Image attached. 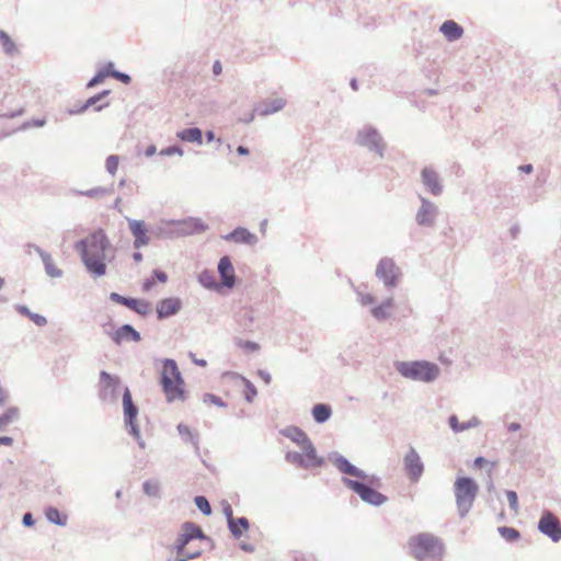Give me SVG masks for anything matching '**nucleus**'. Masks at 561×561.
Listing matches in <instances>:
<instances>
[{
	"instance_id": "c85d7f7f",
	"label": "nucleus",
	"mask_w": 561,
	"mask_h": 561,
	"mask_svg": "<svg viewBox=\"0 0 561 561\" xmlns=\"http://www.w3.org/2000/svg\"><path fill=\"white\" fill-rule=\"evenodd\" d=\"M394 307V299L393 297H388L383 301H381L379 305L374 306L370 309V314L373 318L379 322L386 321L391 317V310Z\"/></svg>"
},
{
	"instance_id": "0eeeda50",
	"label": "nucleus",
	"mask_w": 561,
	"mask_h": 561,
	"mask_svg": "<svg viewBox=\"0 0 561 561\" xmlns=\"http://www.w3.org/2000/svg\"><path fill=\"white\" fill-rule=\"evenodd\" d=\"M328 459L334 465V467L344 474L363 479L366 484L373 486L380 485V478L376 476H368L364 470L357 468L351 463L343 455L333 451L330 453Z\"/></svg>"
},
{
	"instance_id": "f704fd0d",
	"label": "nucleus",
	"mask_w": 561,
	"mask_h": 561,
	"mask_svg": "<svg viewBox=\"0 0 561 561\" xmlns=\"http://www.w3.org/2000/svg\"><path fill=\"white\" fill-rule=\"evenodd\" d=\"M46 519L57 526H66L68 517L66 514H61L55 506H48L45 508Z\"/></svg>"
},
{
	"instance_id": "9d476101",
	"label": "nucleus",
	"mask_w": 561,
	"mask_h": 561,
	"mask_svg": "<svg viewBox=\"0 0 561 561\" xmlns=\"http://www.w3.org/2000/svg\"><path fill=\"white\" fill-rule=\"evenodd\" d=\"M123 409H124V421L125 425L130 435L135 437L140 448H145V440L141 438L139 426L136 423L138 415V408L133 402L131 393L128 387L124 388L123 393Z\"/></svg>"
},
{
	"instance_id": "ea45409f",
	"label": "nucleus",
	"mask_w": 561,
	"mask_h": 561,
	"mask_svg": "<svg viewBox=\"0 0 561 561\" xmlns=\"http://www.w3.org/2000/svg\"><path fill=\"white\" fill-rule=\"evenodd\" d=\"M497 531L507 542H514L520 538V533L513 527L501 526Z\"/></svg>"
},
{
	"instance_id": "aec40b11",
	"label": "nucleus",
	"mask_w": 561,
	"mask_h": 561,
	"mask_svg": "<svg viewBox=\"0 0 561 561\" xmlns=\"http://www.w3.org/2000/svg\"><path fill=\"white\" fill-rule=\"evenodd\" d=\"M421 180L426 190L434 196H439L443 193V185L439 180L438 173L430 168L425 167L421 171Z\"/></svg>"
},
{
	"instance_id": "0e129e2a",
	"label": "nucleus",
	"mask_w": 561,
	"mask_h": 561,
	"mask_svg": "<svg viewBox=\"0 0 561 561\" xmlns=\"http://www.w3.org/2000/svg\"><path fill=\"white\" fill-rule=\"evenodd\" d=\"M137 298L126 297L124 306L134 311L137 306Z\"/></svg>"
},
{
	"instance_id": "5fc2aeb1",
	"label": "nucleus",
	"mask_w": 561,
	"mask_h": 561,
	"mask_svg": "<svg viewBox=\"0 0 561 561\" xmlns=\"http://www.w3.org/2000/svg\"><path fill=\"white\" fill-rule=\"evenodd\" d=\"M222 513L226 516L227 525L231 524L236 517H233V510L232 506L228 502H222Z\"/></svg>"
},
{
	"instance_id": "3c124183",
	"label": "nucleus",
	"mask_w": 561,
	"mask_h": 561,
	"mask_svg": "<svg viewBox=\"0 0 561 561\" xmlns=\"http://www.w3.org/2000/svg\"><path fill=\"white\" fill-rule=\"evenodd\" d=\"M111 77L115 78L116 80L121 81L124 84H129L131 82V77L128 73L118 71V70H112Z\"/></svg>"
},
{
	"instance_id": "79ce46f5",
	"label": "nucleus",
	"mask_w": 561,
	"mask_h": 561,
	"mask_svg": "<svg viewBox=\"0 0 561 561\" xmlns=\"http://www.w3.org/2000/svg\"><path fill=\"white\" fill-rule=\"evenodd\" d=\"M19 409L15 407L9 408L2 415H0V427L7 426L18 420Z\"/></svg>"
},
{
	"instance_id": "8fccbe9b",
	"label": "nucleus",
	"mask_w": 561,
	"mask_h": 561,
	"mask_svg": "<svg viewBox=\"0 0 561 561\" xmlns=\"http://www.w3.org/2000/svg\"><path fill=\"white\" fill-rule=\"evenodd\" d=\"M203 401L206 403V402H210L217 407H220V408H226L227 407V403L225 401H222V399L216 394H213V393H205L204 397H203Z\"/></svg>"
},
{
	"instance_id": "a878e982",
	"label": "nucleus",
	"mask_w": 561,
	"mask_h": 561,
	"mask_svg": "<svg viewBox=\"0 0 561 561\" xmlns=\"http://www.w3.org/2000/svg\"><path fill=\"white\" fill-rule=\"evenodd\" d=\"M113 342L117 345L124 341L139 342L140 333L131 324H123L112 335Z\"/></svg>"
},
{
	"instance_id": "412c9836",
	"label": "nucleus",
	"mask_w": 561,
	"mask_h": 561,
	"mask_svg": "<svg viewBox=\"0 0 561 561\" xmlns=\"http://www.w3.org/2000/svg\"><path fill=\"white\" fill-rule=\"evenodd\" d=\"M181 308H182V301L180 298H178V297L164 298L157 304V308H156L157 318L159 320H164L169 317L176 314L181 310Z\"/></svg>"
},
{
	"instance_id": "4d7b16f0",
	"label": "nucleus",
	"mask_w": 561,
	"mask_h": 561,
	"mask_svg": "<svg viewBox=\"0 0 561 561\" xmlns=\"http://www.w3.org/2000/svg\"><path fill=\"white\" fill-rule=\"evenodd\" d=\"M30 320H32L37 327H45L47 324V319L35 312H32Z\"/></svg>"
},
{
	"instance_id": "338daca9",
	"label": "nucleus",
	"mask_w": 561,
	"mask_h": 561,
	"mask_svg": "<svg viewBox=\"0 0 561 561\" xmlns=\"http://www.w3.org/2000/svg\"><path fill=\"white\" fill-rule=\"evenodd\" d=\"M154 285V279L153 278H147L144 284H142V289L145 291H148L150 290Z\"/></svg>"
},
{
	"instance_id": "5701e85b",
	"label": "nucleus",
	"mask_w": 561,
	"mask_h": 561,
	"mask_svg": "<svg viewBox=\"0 0 561 561\" xmlns=\"http://www.w3.org/2000/svg\"><path fill=\"white\" fill-rule=\"evenodd\" d=\"M128 221V228L134 236V248L140 249L142 247H146L149 244V237L147 236V228L142 220H136L127 218Z\"/></svg>"
},
{
	"instance_id": "7c9ffc66",
	"label": "nucleus",
	"mask_w": 561,
	"mask_h": 561,
	"mask_svg": "<svg viewBox=\"0 0 561 561\" xmlns=\"http://www.w3.org/2000/svg\"><path fill=\"white\" fill-rule=\"evenodd\" d=\"M439 31L444 34V36L449 41L454 42L460 38L463 34L462 27L453 20L445 21Z\"/></svg>"
},
{
	"instance_id": "7ed1b4c3",
	"label": "nucleus",
	"mask_w": 561,
	"mask_h": 561,
	"mask_svg": "<svg viewBox=\"0 0 561 561\" xmlns=\"http://www.w3.org/2000/svg\"><path fill=\"white\" fill-rule=\"evenodd\" d=\"M394 367L402 377L426 383L436 380L440 373L438 365L427 360L397 362Z\"/></svg>"
},
{
	"instance_id": "cd10ccee",
	"label": "nucleus",
	"mask_w": 561,
	"mask_h": 561,
	"mask_svg": "<svg viewBox=\"0 0 561 561\" xmlns=\"http://www.w3.org/2000/svg\"><path fill=\"white\" fill-rule=\"evenodd\" d=\"M175 219L160 220L159 224L153 228L152 233L160 239H174L180 238L178 236V229L174 227Z\"/></svg>"
},
{
	"instance_id": "09e8293b",
	"label": "nucleus",
	"mask_w": 561,
	"mask_h": 561,
	"mask_svg": "<svg viewBox=\"0 0 561 561\" xmlns=\"http://www.w3.org/2000/svg\"><path fill=\"white\" fill-rule=\"evenodd\" d=\"M150 310H151V306H150L149 301L144 300V299H138L137 306L134 311L140 316H146L150 312Z\"/></svg>"
},
{
	"instance_id": "4be33fe9",
	"label": "nucleus",
	"mask_w": 561,
	"mask_h": 561,
	"mask_svg": "<svg viewBox=\"0 0 561 561\" xmlns=\"http://www.w3.org/2000/svg\"><path fill=\"white\" fill-rule=\"evenodd\" d=\"M108 94L110 90H104L84 101L81 105H79V110H68L67 112L69 115H77L84 113L90 107H93L95 112H100L104 107L108 106V102L101 103Z\"/></svg>"
},
{
	"instance_id": "bb28decb",
	"label": "nucleus",
	"mask_w": 561,
	"mask_h": 561,
	"mask_svg": "<svg viewBox=\"0 0 561 561\" xmlns=\"http://www.w3.org/2000/svg\"><path fill=\"white\" fill-rule=\"evenodd\" d=\"M286 105L283 98L266 100L254 107V112L260 116H268L282 111Z\"/></svg>"
},
{
	"instance_id": "b1692460",
	"label": "nucleus",
	"mask_w": 561,
	"mask_h": 561,
	"mask_svg": "<svg viewBox=\"0 0 561 561\" xmlns=\"http://www.w3.org/2000/svg\"><path fill=\"white\" fill-rule=\"evenodd\" d=\"M218 274L221 279L222 286L227 288H232L236 284V275L232 262L229 256L225 255L220 257L218 262Z\"/></svg>"
},
{
	"instance_id": "6ab92c4d",
	"label": "nucleus",
	"mask_w": 561,
	"mask_h": 561,
	"mask_svg": "<svg viewBox=\"0 0 561 561\" xmlns=\"http://www.w3.org/2000/svg\"><path fill=\"white\" fill-rule=\"evenodd\" d=\"M27 249H33L42 259V262L44 264V270L47 276L51 278H60L64 275L62 270L57 267L54 263V260L50 255V253L44 251L41 247L34 244V243H27Z\"/></svg>"
},
{
	"instance_id": "e433bc0d",
	"label": "nucleus",
	"mask_w": 561,
	"mask_h": 561,
	"mask_svg": "<svg viewBox=\"0 0 561 561\" xmlns=\"http://www.w3.org/2000/svg\"><path fill=\"white\" fill-rule=\"evenodd\" d=\"M198 282L201 283L202 286H204L207 289L219 288V284L216 280L215 273L209 270H204L203 272H201V274L198 275Z\"/></svg>"
},
{
	"instance_id": "2f4dec72",
	"label": "nucleus",
	"mask_w": 561,
	"mask_h": 561,
	"mask_svg": "<svg viewBox=\"0 0 561 561\" xmlns=\"http://www.w3.org/2000/svg\"><path fill=\"white\" fill-rule=\"evenodd\" d=\"M176 137L182 141L195 142L197 145L203 144V133L198 127H190L176 133Z\"/></svg>"
},
{
	"instance_id": "f3484780",
	"label": "nucleus",
	"mask_w": 561,
	"mask_h": 561,
	"mask_svg": "<svg viewBox=\"0 0 561 561\" xmlns=\"http://www.w3.org/2000/svg\"><path fill=\"white\" fill-rule=\"evenodd\" d=\"M421 207L415 215V221L421 227H432L438 214V207L430 199L420 196Z\"/></svg>"
},
{
	"instance_id": "c9c22d12",
	"label": "nucleus",
	"mask_w": 561,
	"mask_h": 561,
	"mask_svg": "<svg viewBox=\"0 0 561 561\" xmlns=\"http://www.w3.org/2000/svg\"><path fill=\"white\" fill-rule=\"evenodd\" d=\"M176 430L184 443H191L196 450L198 449V434L196 432H193L183 423L178 424Z\"/></svg>"
},
{
	"instance_id": "a19ab883",
	"label": "nucleus",
	"mask_w": 561,
	"mask_h": 561,
	"mask_svg": "<svg viewBox=\"0 0 561 561\" xmlns=\"http://www.w3.org/2000/svg\"><path fill=\"white\" fill-rule=\"evenodd\" d=\"M72 193L76 195H82V196H87L89 198L98 199V198H101L104 195H106L108 193V190L105 187L99 186V187H94V188L87 190V191L73 190Z\"/></svg>"
},
{
	"instance_id": "ddd939ff",
	"label": "nucleus",
	"mask_w": 561,
	"mask_h": 561,
	"mask_svg": "<svg viewBox=\"0 0 561 561\" xmlns=\"http://www.w3.org/2000/svg\"><path fill=\"white\" fill-rule=\"evenodd\" d=\"M285 460L302 469L317 468L324 463V459L318 456L316 448H313V457L309 456L308 450H302L301 453L287 451Z\"/></svg>"
},
{
	"instance_id": "20e7f679",
	"label": "nucleus",
	"mask_w": 561,
	"mask_h": 561,
	"mask_svg": "<svg viewBox=\"0 0 561 561\" xmlns=\"http://www.w3.org/2000/svg\"><path fill=\"white\" fill-rule=\"evenodd\" d=\"M412 556L417 561L440 560L444 554V546L439 538L423 533L410 540Z\"/></svg>"
},
{
	"instance_id": "a18cd8bd",
	"label": "nucleus",
	"mask_w": 561,
	"mask_h": 561,
	"mask_svg": "<svg viewBox=\"0 0 561 561\" xmlns=\"http://www.w3.org/2000/svg\"><path fill=\"white\" fill-rule=\"evenodd\" d=\"M175 558L178 561H188L198 558L202 554V551L187 552L185 548H182V551L174 550Z\"/></svg>"
},
{
	"instance_id": "423d86ee",
	"label": "nucleus",
	"mask_w": 561,
	"mask_h": 561,
	"mask_svg": "<svg viewBox=\"0 0 561 561\" xmlns=\"http://www.w3.org/2000/svg\"><path fill=\"white\" fill-rule=\"evenodd\" d=\"M355 144L359 147L366 148L370 152L378 154L380 158L385 157L387 145L379 130L371 125H365L357 130L355 136Z\"/></svg>"
},
{
	"instance_id": "864d4df0",
	"label": "nucleus",
	"mask_w": 561,
	"mask_h": 561,
	"mask_svg": "<svg viewBox=\"0 0 561 561\" xmlns=\"http://www.w3.org/2000/svg\"><path fill=\"white\" fill-rule=\"evenodd\" d=\"M106 77H108V72H100V71H98L96 75L88 82L87 87L88 88L95 87V85L100 84L101 82H103V80Z\"/></svg>"
},
{
	"instance_id": "13d9d810",
	"label": "nucleus",
	"mask_w": 561,
	"mask_h": 561,
	"mask_svg": "<svg viewBox=\"0 0 561 561\" xmlns=\"http://www.w3.org/2000/svg\"><path fill=\"white\" fill-rule=\"evenodd\" d=\"M22 524L25 527H32L35 524V519L32 515V513H25L22 518Z\"/></svg>"
},
{
	"instance_id": "dca6fc26",
	"label": "nucleus",
	"mask_w": 561,
	"mask_h": 561,
	"mask_svg": "<svg viewBox=\"0 0 561 561\" xmlns=\"http://www.w3.org/2000/svg\"><path fill=\"white\" fill-rule=\"evenodd\" d=\"M206 538V535L198 525L192 522H185L182 525V533L175 540L174 550L182 551V548H185L192 540Z\"/></svg>"
},
{
	"instance_id": "c03bdc74",
	"label": "nucleus",
	"mask_w": 561,
	"mask_h": 561,
	"mask_svg": "<svg viewBox=\"0 0 561 561\" xmlns=\"http://www.w3.org/2000/svg\"><path fill=\"white\" fill-rule=\"evenodd\" d=\"M194 503L204 515L209 516L211 514V506L205 496H195Z\"/></svg>"
},
{
	"instance_id": "4c0bfd02",
	"label": "nucleus",
	"mask_w": 561,
	"mask_h": 561,
	"mask_svg": "<svg viewBox=\"0 0 561 561\" xmlns=\"http://www.w3.org/2000/svg\"><path fill=\"white\" fill-rule=\"evenodd\" d=\"M0 45L4 54L8 56H13L18 53V47L15 43L12 41L10 35L3 30H0Z\"/></svg>"
},
{
	"instance_id": "2eb2a0df",
	"label": "nucleus",
	"mask_w": 561,
	"mask_h": 561,
	"mask_svg": "<svg viewBox=\"0 0 561 561\" xmlns=\"http://www.w3.org/2000/svg\"><path fill=\"white\" fill-rule=\"evenodd\" d=\"M174 227L178 229V236L187 237L205 232L209 227L202 219L197 217H186L183 219H175Z\"/></svg>"
},
{
	"instance_id": "9b49d317",
	"label": "nucleus",
	"mask_w": 561,
	"mask_h": 561,
	"mask_svg": "<svg viewBox=\"0 0 561 561\" xmlns=\"http://www.w3.org/2000/svg\"><path fill=\"white\" fill-rule=\"evenodd\" d=\"M375 275L386 288H394L400 283L402 272L391 257H382L376 266Z\"/></svg>"
},
{
	"instance_id": "393cba45",
	"label": "nucleus",
	"mask_w": 561,
	"mask_h": 561,
	"mask_svg": "<svg viewBox=\"0 0 561 561\" xmlns=\"http://www.w3.org/2000/svg\"><path fill=\"white\" fill-rule=\"evenodd\" d=\"M226 241H232L239 244L254 245L257 243V237L247 228L238 227L230 233L222 237Z\"/></svg>"
},
{
	"instance_id": "680f3d73",
	"label": "nucleus",
	"mask_w": 561,
	"mask_h": 561,
	"mask_svg": "<svg viewBox=\"0 0 561 561\" xmlns=\"http://www.w3.org/2000/svg\"><path fill=\"white\" fill-rule=\"evenodd\" d=\"M15 310H16L20 314L25 316V317H27L28 319H30V316H31V314H32V312H33V311H31V310L28 309V307H26V306H24V305H16Z\"/></svg>"
},
{
	"instance_id": "6e6552de",
	"label": "nucleus",
	"mask_w": 561,
	"mask_h": 561,
	"mask_svg": "<svg viewBox=\"0 0 561 561\" xmlns=\"http://www.w3.org/2000/svg\"><path fill=\"white\" fill-rule=\"evenodd\" d=\"M342 483L347 489L356 493L362 499V501L369 505L378 507L383 505L388 501V497L386 495L378 492L377 490L366 484L365 482L344 477L342 478Z\"/></svg>"
},
{
	"instance_id": "1a4fd4ad",
	"label": "nucleus",
	"mask_w": 561,
	"mask_h": 561,
	"mask_svg": "<svg viewBox=\"0 0 561 561\" xmlns=\"http://www.w3.org/2000/svg\"><path fill=\"white\" fill-rule=\"evenodd\" d=\"M119 377L108 374L105 370L100 373L99 398L102 402L114 404L117 402L121 391L124 388Z\"/></svg>"
},
{
	"instance_id": "052dcab7",
	"label": "nucleus",
	"mask_w": 561,
	"mask_h": 561,
	"mask_svg": "<svg viewBox=\"0 0 561 561\" xmlns=\"http://www.w3.org/2000/svg\"><path fill=\"white\" fill-rule=\"evenodd\" d=\"M110 299L113 301V302H116V304H119V305H123L125 304V299L126 297L117 294V293H111L110 294Z\"/></svg>"
},
{
	"instance_id": "f8f14e48",
	"label": "nucleus",
	"mask_w": 561,
	"mask_h": 561,
	"mask_svg": "<svg viewBox=\"0 0 561 561\" xmlns=\"http://www.w3.org/2000/svg\"><path fill=\"white\" fill-rule=\"evenodd\" d=\"M538 530L553 542L561 540V522L549 510H543L537 525Z\"/></svg>"
},
{
	"instance_id": "4468645a",
	"label": "nucleus",
	"mask_w": 561,
	"mask_h": 561,
	"mask_svg": "<svg viewBox=\"0 0 561 561\" xmlns=\"http://www.w3.org/2000/svg\"><path fill=\"white\" fill-rule=\"evenodd\" d=\"M403 467L411 482H417L421 479L424 472V463L414 447H410L404 455Z\"/></svg>"
},
{
	"instance_id": "c756f323",
	"label": "nucleus",
	"mask_w": 561,
	"mask_h": 561,
	"mask_svg": "<svg viewBox=\"0 0 561 561\" xmlns=\"http://www.w3.org/2000/svg\"><path fill=\"white\" fill-rule=\"evenodd\" d=\"M448 424L454 433H461L463 431L478 427L481 424V421L477 416H472L467 422H459L457 415L453 414L448 417Z\"/></svg>"
},
{
	"instance_id": "603ef678",
	"label": "nucleus",
	"mask_w": 561,
	"mask_h": 561,
	"mask_svg": "<svg viewBox=\"0 0 561 561\" xmlns=\"http://www.w3.org/2000/svg\"><path fill=\"white\" fill-rule=\"evenodd\" d=\"M183 149L179 146H169L160 151L161 156H183Z\"/></svg>"
},
{
	"instance_id": "69168bd1",
	"label": "nucleus",
	"mask_w": 561,
	"mask_h": 561,
	"mask_svg": "<svg viewBox=\"0 0 561 561\" xmlns=\"http://www.w3.org/2000/svg\"><path fill=\"white\" fill-rule=\"evenodd\" d=\"M242 346L250 352H255L259 350V344L252 341H245Z\"/></svg>"
},
{
	"instance_id": "bf43d9fd",
	"label": "nucleus",
	"mask_w": 561,
	"mask_h": 561,
	"mask_svg": "<svg viewBox=\"0 0 561 561\" xmlns=\"http://www.w3.org/2000/svg\"><path fill=\"white\" fill-rule=\"evenodd\" d=\"M152 275L157 280L161 283H165L168 280V275L160 270H153Z\"/></svg>"
},
{
	"instance_id": "6e6d98bb",
	"label": "nucleus",
	"mask_w": 561,
	"mask_h": 561,
	"mask_svg": "<svg viewBox=\"0 0 561 561\" xmlns=\"http://www.w3.org/2000/svg\"><path fill=\"white\" fill-rule=\"evenodd\" d=\"M358 300L363 306L374 305L376 298L371 294L358 293Z\"/></svg>"
},
{
	"instance_id": "37998d69",
	"label": "nucleus",
	"mask_w": 561,
	"mask_h": 561,
	"mask_svg": "<svg viewBox=\"0 0 561 561\" xmlns=\"http://www.w3.org/2000/svg\"><path fill=\"white\" fill-rule=\"evenodd\" d=\"M243 383H244V387H245V390H244V399L249 402V403H252L254 398L256 397L257 394V391H256V388L255 386L249 380L247 379L245 377H241Z\"/></svg>"
},
{
	"instance_id": "f257e3e1",
	"label": "nucleus",
	"mask_w": 561,
	"mask_h": 561,
	"mask_svg": "<svg viewBox=\"0 0 561 561\" xmlns=\"http://www.w3.org/2000/svg\"><path fill=\"white\" fill-rule=\"evenodd\" d=\"M75 249L81 255L87 271L94 277L106 274V251L110 249V241L103 230L99 229L87 238L75 243Z\"/></svg>"
},
{
	"instance_id": "a211bd4d",
	"label": "nucleus",
	"mask_w": 561,
	"mask_h": 561,
	"mask_svg": "<svg viewBox=\"0 0 561 561\" xmlns=\"http://www.w3.org/2000/svg\"><path fill=\"white\" fill-rule=\"evenodd\" d=\"M280 434L300 446L301 450H308L309 456L313 457V448L316 447L308 435L300 427L287 426L280 431Z\"/></svg>"
},
{
	"instance_id": "49530a36",
	"label": "nucleus",
	"mask_w": 561,
	"mask_h": 561,
	"mask_svg": "<svg viewBox=\"0 0 561 561\" xmlns=\"http://www.w3.org/2000/svg\"><path fill=\"white\" fill-rule=\"evenodd\" d=\"M118 162H119L118 156H115V154L108 156L105 161L106 171L110 174L114 175L117 171Z\"/></svg>"
},
{
	"instance_id": "774afa93",
	"label": "nucleus",
	"mask_w": 561,
	"mask_h": 561,
	"mask_svg": "<svg viewBox=\"0 0 561 561\" xmlns=\"http://www.w3.org/2000/svg\"><path fill=\"white\" fill-rule=\"evenodd\" d=\"M221 71H222L221 64H220V61H219V60H216V61L214 62V65H213V73H214L215 76H218V75H220V73H221Z\"/></svg>"
},
{
	"instance_id": "72a5a7b5",
	"label": "nucleus",
	"mask_w": 561,
	"mask_h": 561,
	"mask_svg": "<svg viewBox=\"0 0 561 561\" xmlns=\"http://www.w3.org/2000/svg\"><path fill=\"white\" fill-rule=\"evenodd\" d=\"M311 414H312L313 420L317 423L321 424V423L327 422L331 417L332 409L327 403H317L313 405V408L311 410Z\"/></svg>"
},
{
	"instance_id": "de8ad7c7",
	"label": "nucleus",
	"mask_w": 561,
	"mask_h": 561,
	"mask_svg": "<svg viewBox=\"0 0 561 561\" xmlns=\"http://www.w3.org/2000/svg\"><path fill=\"white\" fill-rule=\"evenodd\" d=\"M505 494H506V497H507V501H508L510 508L514 513H518V496H517V493L515 491L507 490L505 492Z\"/></svg>"
},
{
	"instance_id": "58836bf2",
	"label": "nucleus",
	"mask_w": 561,
	"mask_h": 561,
	"mask_svg": "<svg viewBox=\"0 0 561 561\" xmlns=\"http://www.w3.org/2000/svg\"><path fill=\"white\" fill-rule=\"evenodd\" d=\"M142 491L146 495L150 497H160V483L157 480H146L142 483Z\"/></svg>"
},
{
	"instance_id": "f03ea898",
	"label": "nucleus",
	"mask_w": 561,
	"mask_h": 561,
	"mask_svg": "<svg viewBox=\"0 0 561 561\" xmlns=\"http://www.w3.org/2000/svg\"><path fill=\"white\" fill-rule=\"evenodd\" d=\"M160 383L165 393L167 401L184 400V379L174 359L164 358L160 373Z\"/></svg>"
},
{
	"instance_id": "39448f33",
	"label": "nucleus",
	"mask_w": 561,
	"mask_h": 561,
	"mask_svg": "<svg viewBox=\"0 0 561 561\" xmlns=\"http://www.w3.org/2000/svg\"><path fill=\"white\" fill-rule=\"evenodd\" d=\"M457 510L459 516L465 517L472 508L479 492L478 483L469 477H459L454 483Z\"/></svg>"
},
{
	"instance_id": "e2e57ef3",
	"label": "nucleus",
	"mask_w": 561,
	"mask_h": 561,
	"mask_svg": "<svg viewBox=\"0 0 561 561\" xmlns=\"http://www.w3.org/2000/svg\"><path fill=\"white\" fill-rule=\"evenodd\" d=\"M257 375L262 378V380L266 383V385H270L271 381H272V376L268 371L266 370H263V369H260L257 371Z\"/></svg>"
},
{
	"instance_id": "473e14b6",
	"label": "nucleus",
	"mask_w": 561,
	"mask_h": 561,
	"mask_svg": "<svg viewBox=\"0 0 561 561\" xmlns=\"http://www.w3.org/2000/svg\"><path fill=\"white\" fill-rule=\"evenodd\" d=\"M250 528V522L247 517H238L231 522V524H228V529L231 533V535L239 539L243 536L245 531H248Z\"/></svg>"
}]
</instances>
